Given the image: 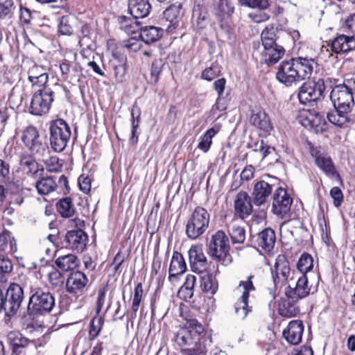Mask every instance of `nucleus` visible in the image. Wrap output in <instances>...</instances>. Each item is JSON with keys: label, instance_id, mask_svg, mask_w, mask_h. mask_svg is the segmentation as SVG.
<instances>
[{"label": "nucleus", "instance_id": "f257e3e1", "mask_svg": "<svg viewBox=\"0 0 355 355\" xmlns=\"http://www.w3.org/2000/svg\"><path fill=\"white\" fill-rule=\"evenodd\" d=\"M204 328L196 318L187 320L184 328L175 336V341L184 355H203L205 339L201 336Z\"/></svg>", "mask_w": 355, "mask_h": 355}, {"label": "nucleus", "instance_id": "f03ea898", "mask_svg": "<svg viewBox=\"0 0 355 355\" xmlns=\"http://www.w3.org/2000/svg\"><path fill=\"white\" fill-rule=\"evenodd\" d=\"M28 289L26 315L34 318L50 313L55 306L54 295L47 288L40 286L36 282L30 283Z\"/></svg>", "mask_w": 355, "mask_h": 355}, {"label": "nucleus", "instance_id": "7ed1b4c3", "mask_svg": "<svg viewBox=\"0 0 355 355\" xmlns=\"http://www.w3.org/2000/svg\"><path fill=\"white\" fill-rule=\"evenodd\" d=\"M280 31L272 25L267 26L261 32V40L263 46L261 56L268 65L276 64L284 55L285 49L278 44Z\"/></svg>", "mask_w": 355, "mask_h": 355}, {"label": "nucleus", "instance_id": "20e7f679", "mask_svg": "<svg viewBox=\"0 0 355 355\" xmlns=\"http://www.w3.org/2000/svg\"><path fill=\"white\" fill-rule=\"evenodd\" d=\"M355 96V76L348 75L342 84L336 85L331 90L330 98L334 107L342 109L354 107Z\"/></svg>", "mask_w": 355, "mask_h": 355}, {"label": "nucleus", "instance_id": "39448f33", "mask_svg": "<svg viewBox=\"0 0 355 355\" xmlns=\"http://www.w3.org/2000/svg\"><path fill=\"white\" fill-rule=\"evenodd\" d=\"M207 245V252L214 260L224 265L232 263L229 237L223 230H219L213 234Z\"/></svg>", "mask_w": 355, "mask_h": 355}, {"label": "nucleus", "instance_id": "423d86ee", "mask_svg": "<svg viewBox=\"0 0 355 355\" xmlns=\"http://www.w3.org/2000/svg\"><path fill=\"white\" fill-rule=\"evenodd\" d=\"M21 141L34 157H43L49 154L50 150L46 137L41 135L34 125H30L23 130Z\"/></svg>", "mask_w": 355, "mask_h": 355}, {"label": "nucleus", "instance_id": "0eeeda50", "mask_svg": "<svg viewBox=\"0 0 355 355\" xmlns=\"http://www.w3.org/2000/svg\"><path fill=\"white\" fill-rule=\"evenodd\" d=\"M210 221V215L202 207H196L189 217L185 234L191 240L200 238L207 230Z\"/></svg>", "mask_w": 355, "mask_h": 355}, {"label": "nucleus", "instance_id": "6e6552de", "mask_svg": "<svg viewBox=\"0 0 355 355\" xmlns=\"http://www.w3.org/2000/svg\"><path fill=\"white\" fill-rule=\"evenodd\" d=\"M50 145L55 153H61L67 146L71 136L70 126L62 119L53 120L49 123Z\"/></svg>", "mask_w": 355, "mask_h": 355}, {"label": "nucleus", "instance_id": "1a4fd4ad", "mask_svg": "<svg viewBox=\"0 0 355 355\" xmlns=\"http://www.w3.org/2000/svg\"><path fill=\"white\" fill-rule=\"evenodd\" d=\"M55 92L49 87H44L35 91L32 96L29 112L35 116L47 114L54 101Z\"/></svg>", "mask_w": 355, "mask_h": 355}, {"label": "nucleus", "instance_id": "9d476101", "mask_svg": "<svg viewBox=\"0 0 355 355\" xmlns=\"http://www.w3.org/2000/svg\"><path fill=\"white\" fill-rule=\"evenodd\" d=\"M295 272L291 270L290 263L284 254H279L273 268H271V275L275 289L282 288L290 280L294 279Z\"/></svg>", "mask_w": 355, "mask_h": 355}, {"label": "nucleus", "instance_id": "9b49d317", "mask_svg": "<svg viewBox=\"0 0 355 355\" xmlns=\"http://www.w3.org/2000/svg\"><path fill=\"white\" fill-rule=\"evenodd\" d=\"M272 212L280 218L290 216L293 198L287 191L282 187L277 188L272 197Z\"/></svg>", "mask_w": 355, "mask_h": 355}, {"label": "nucleus", "instance_id": "f8f14e48", "mask_svg": "<svg viewBox=\"0 0 355 355\" xmlns=\"http://www.w3.org/2000/svg\"><path fill=\"white\" fill-rule=\"evenodd\" d=\"M6 305L7 306V317L15 315L24 300V292L22 286L16 283H12L5 291Z\"/></svg>", "mask_w": 355, "mask_h": 355}, {"label": "nucleus", "instance_id": "ddd939ff", "mask_svg": "<svg viewBox=\"0 0 355 355\" xmlns=\"http://www.w3.org/2000/svg\"><path fill=\"white\" fill-rule=\"evenodd\" d=\"M59 239L62 248L82 252L86 248L88 236L83 230L78 229L68 231L64 235L60 236Z\"/></svg>", "mask_w": 355, "mask_h": 355}, {"label": "nucleus", "instance_id": "4468645a", "mask_svg": "<svg viewBox=\"0 0 355 355\" xmlns=\"http://www.w3.org/2000/svg\"><path fill=\"white\" fill-rule=\"evenodd\" d=\"M252 275L249 276L245 281H241L239 283V288L243 289L242 295L234 304V311L237 317L240 319H245L248 314L252 311V307L248 305L250 292L254 291L255 287L253 285L252 279Z\"/></svg>", "mask_w": 355, "mask_h": 355}, {"label": "nucleus", "instance_id": "2eb2a0df", "mask_svg": "<svg viewBox=\"0 0 355 355\" xmlns=\"http://www.w3.org/2000/svg\"><path fill=\"white\" fill-rule=\"evenodd\" d=\"M298 66V64L295 62V58L284 60L278 66L276 73L277 80L286 86H291L293 83L299 82V72L296 69Z\"/></svg>", "mask_w": 355, "mask_h": 355}, {"label": "nucleus", "instance_id": "dca6fc26", "mask_svg": "<svg viewBox=\"0 0 355 355\" xmlns=\"http://www.w3.org/2000/svg\"><path fill=\"white\" fill-rule=\"evenodd\" d=\"M311 289L312 286L309 285L307 274H300V276L297 277L295 287L288 285L285 291V295L288 300L297 302L309 296L311 293H313L314 291H311Z\"/></svg>", "mask_w": 355, "mask_h": 355}, {"label": "nucleus", "instance_id": "f3484780", "mask_svg": "<svg viewBox=\"0 0 355 355\" xmlns=\"http://www.w3.org/2000/svg\"><path fill=\"white\" fill-rule=\"evenodd\" d=\"M273 187V184L263 180L256 181L251 193L253 205L257 207L265 205L272 194Z\"/></svg>", "mask_w": 355, "mask_h": 355}, {"label": "nucleus", "instance_id": "a211bd4d", "mask_svg": "<svg viewBox=\"0 0 355 355\" xmlns=\"http://www.w3.org/2000/svg\"><path fill=\"white\" fill-rule=\"evenodd\" d=\"M252 198L246 191H239L234 202L235 215L241 219L246 218L252 213Z\"/></svg>", "mask_w": 355, "mask_h": 355}, {"label": "nucleus", "instance_id": "6ab92c4d", "mask_svg": "<svg viewBox=\"0 0 355 355\" xmlns=\"http://www.w3.org/2000/svg\"><path fill=\"white\" fill-rule=\"evenodd\" d=\"M88 282L89 279L84 272L78 270L72 272L67 279L66 291L73 295L82 294Z\"/></svg>", "mask_w": 355, "mask_h": 355}, {"label": "nucleus", "instance_id": "aec40b11", "mask_svg": "<svg viewBox=\"0 0 355 355\" xmlns=\"http://www.w3.org/2000/svg\"><path fill=\"white\" fill-rule=\"evenodd\" d=\"M327 46L336 54L355 51V35H338Z\"/></svg>", "mask_w": 355, "mask_h": 355}, {"label": "nucleus", "instance_id": "412c9836", "mask_svg": "<svg viewBox=\"0 0 355 355\" xmlns=\"http://www.w3.org/2000/svg\"><path fill=\"white\" fill-rule=\"evenodd\" d=\"M189 258L191 269L193 272L200 273L205 270L207 259L201 245H193L189 250Z\"/></svg>", "mask_w": 355, "mask_h": 355}, {"label": "nucleus", "instance_id": "4be33fe9", "mask_svg": "<svg viewBox=\"0 0 355 355\" xmlns=\"http://www.w3.org/2000/svg\"><path fill=\"white\" fill-rule=\"evenodd\" d=\"M19 164L26 171L28 177L33 179L40 178L43 175L44 168L40 164L30 155H22L20 157Z\"/></svg>", "mask_w": 355, "mask_h": 355}, {"label": "nucleus", "instance_id": "5701e85b", "mask_svg": "<svg viewBox=\"0 0 355 355\" xmlns=\"http://www.w3.org/2000/svg\"><path fill=\"white\" fill-rule=\"evenodd\" d=\"M48 69L41 65L34 64L28 71V80L33 87L42 88L48 87L46 83L49 80Z\"/></svg>", "mask_w": 355, "mask_h": 355}, {"label": "nucleus", "instance_id": "b1692460", "mask_svg": "<svg viewBox=\"0 0 355 355\" xmlns=\"http://www.w3.org/2000/svg\"><path fill=\"white\" fill-rule=\"evenodd\" d=\"M7 340L11 346L13 355H24L26 347L32 342L18 331L8 332Z\"/></svg>", "mask_w": 355, "mask_h": 355}, {"label": "nucleus", "instance_id": "393cba45", "mask_svg": "<svg viewBox=\"0 0 355 355\" xmlns=\"http://www.w3.org/2000/svg\"><path fill=\"white\" fill-rule=\"evenodd\" d=\"M303 332L304 325L302 321L295 320L289 322L287 328L283 331V336L290 344L295 345L301 342Z\"/></svg>", "mask_w": 355, "mask_h": 355}, {"label": "nucleus", "instance_id": "a878e982", "mask_svg": "<svg viewBox=\"0 0 355 355\" xmlns=\"http://www.w3.org/2000/svg\"><path fill=\"white\" fill-rule=\"evenodd\" d=\"M187 270V265L182 254L177 251L173 254L169 266L168 279L171 282L178 281L179 277Z\"/></svg>", "mask_w": 355, "mask_h": 355}, {"label": "nucleus", "instance_id": "bb28decb", "mask_svg": "<svg viewBox=\"0 0 355 355\" xmlns=\"http://www.w3.org/2000/svg\"><path fill=\"white\" fill-rule=\"evenodd\" d=\"M295 62L298 64L299 82L309 78L313 71L317 69L318 63L312 58L298 57L295 58Z\"/></svg>", "mask_w": 355, "mask_h": 355}, {"label": "nucleus", "instance_id": "cd10ccee", "mask_svg": "<svg viewBox=\"0 0 355 355\" xmlns=\"http://www.w3.org/2000/svg\"><path fill=\"white\" fill-rule=\"evenodd\" d=\"M151 10L149 0H129L128 11L135 18H144Z\"/></svg>", "mask_w": 355, "mask_h": 355}, {"label": "nucleus", "instance_id": "c85d7f7f", "mask_svg": "<svg viewBox=\"0 0 355 355\" xmlns=\"http://www.w3.org/2000/svg\"><path fill=\"white\" fill-rule=\"evenodd\" d=\"M275 241V232L270 227L264 229L257 234V243L258 246L267 253L272 250Z\"/></svg>", "mask_w": 355, "mask_h": 355}, {"label": "nucleus", "instance_id": "c756f323", "mask_svg": "<svg viewBox=\"0 0 355 355\" xmlns=\"http://www.w3.org/2000/svg\"><path fill=\"white\" fill-rule=\"evenodd\" d=\"M200 288L202 291L214 295L218 290V282L215 277L210 272L202 271L198 273Z\"/></svg>", "mask_w": 355, "mask_h": 355}, {"label": "nucleus", "instance_id": "7c9ffc66", "mask_svg": "<svg viewBox=\"0 0 355 355\" xmlns=\"http://www.w3.org/2000/svg\"><path fill=\"white\" fill-rule=\"evenodd\" d=\"M17 250V241L9 231L0 232V252L13 254Z\"/></svg>", "mask_w": 355, "mask_h": 355}, {"label": "nucleus", "instance_id": "2f4dec72", "mask_svg": "<svg viewBox=\"0 0 355 355\" xmlns=\"http://www.w3.org/2000/svg\"><path fill=\"white\" fill-rule=\"evenodd\" d=\"M250 122L254 126L265 132H269L272 129L268 116L262 110L253 113L250 117Z\"/></svg>", "mask_w": 355, "mask_h": 355}, {"label": "nucleus", "instance_id": "473e14b6", "mask_svg": "<svg viewBox=\"0 0 355 355\" xmlns=\"http://www.w3.org/2000/svg\"><path fill=\"white\" fill-rule=\"evenodd\" d=\"M57 211L62 218H69L73 217L76 210L72 199L70 197L62 198L55 205Z\"/></svg>", "mask_w": 355, "mask_h": 355}, {"label": "nucleus", "instance_id": "72a5a7b5", "mask_svg": "<svg viewBox=\"0 0 355 355\" xmlns=\"http://www.w3.org/2000/svg\"><path fill=\"white\" fill-rule=\"evenodd\" d=\"M163 35V29L155 26H146L141 30L139 37L147 44L159 40Z\"/></svg>", "mask_w": 355, "mask_h": 355}, {"label": "nucleus", "instance_id": "f704fd0d", "mask_svg": "<svg viewBox=\"0 0 355 355\" xmlns=\"http://www.w3.org/2000/svg\"><path fill=\"white\" fill-rule=\"evenodd\" d=\"M37 179L35 183V188L37 193L40 195H48L55 191L58 187L55 180L53 177H43L42 175L40 178Z\"/></svg>", "mask_w": 355, "mask_h": 355}, {"label": "nucleus", "instance_id": "c9c22d12", "mask_svg": "<svg viewBox=\"0 0 355 355\" xmlns=\"http://www.w3.org/2000/svg\"><path fill=\"white\" fill-rule=\"evenodd\" d=\"M182 8L181 3L176 2L169 6L164 12V17L166 21L170 22L168 28H175L179 22L180 10Z\"/></svg>", "mask_w": 355, "mask_h": 355}, {"label": "nucleus", "instance_id": "e433bc0d", "mask_svg": "<svg viewBox=\"0 0 355 355\" xmlns=\"http://www.w3.org/2000/svg\"><path fill=\"white\" fill-rule=\"evenodd\" d=\"M56 266L63 271L73 270L80 263L79 260L72 254L59 257L55 261Z\"/></svg>", "mask_w": 355, "mask_h": 355}, {"label": "nucleus", "instance_id": "4c0bfd02", "mask_svg": "<svg viewBox=\"0 0 355 355\" xmlns=\"http://www.w3.org/2000/svg\"><path fill=\"white\" fill-rule=\"evenodd\" d=\"M315 163L327 175L331 177L338 176L335 166L329 157L319 155L315 158Z\"/></svg>", "mask_w": 355, "mask_h": 355}, {"label": "nucleus", "instance_id": "58836bf2", "mask_svg": "<svg viewBox=\"0 0 355 355\" xmlns=\"http://www.w3.org/2000/svg\"><path fill=\"white\" fill-rule=\"evenodd\" d=\"M138 18L134 17H126L121 15L118 17V21L120 24V28L127 34L135 33L139 29L140 23L137 21Z\"/></svg>", "mask_w": 355, "mask_h": 355}, {"label": "nucleus", "instance_id": "ea45409f", "mask_svg": "<svg viewBox=\"0 0 355 355\" xmlns=\"http://www.w3.org/2000/svg\"><path fill=\"white\" fill-rule=\"evenodd\" d=\"M227 232L232 244H243L245 240V230L236 223L227 225Z\"/></svg>", "mask_w": 355, "mask_h": 355}, {"label": "nucleus", "instance_id": "a19ab883", "mask_svg": "<svg viewBox=\"0 0 355 355\" xmlns=\"http://www.w3.org/2000/svg\"><path fill=\"white\" fill-rule=\"evenodd\" d=\"M298 98L302 104L313 105L317 103L315 96L308 82L304 83L299 88Z\"/></svg>", "mask_w": 355, "mask_h": 355}, {"label": "nucleus", "instance_id": "79ce46f5", "mask_svg": "<svg viewBox=\"0 0 355 355\" xmlns=\"http://www.w3.org/2000/svg\"><path fill=\"white\" fill-rule=\"evenodd\" d=\"M208 17L207 12L205 8L199 5L195 6L192 13V22L199 28H202L207 24Z\"/></svg>", "mask_w": 355, "mask_h": 355}, {"label": "nucleus", "instance_id": "37998d69", "mask_svg": "<svg viewBox=\"0 0 355 355\" xmlns=\"http://www.w3.org/2000/svg\"><path fill=\"white\" fill-rule=\"evenodd\" d=\"M300 123L305 128H313L319 124L318 114L303 110L299 115Z\"/></svg>", "mask_w": 355, "mask_h": 355}, {"label": "nucleus", "instance_id": "c03bdc74", "mask_svg": "<svg viewBox=\"0 0 355 355\" xmlns=\"http://www.w3.org/2000/svg\"><path fill=\"white\" fill-rule=\"evenodd\" d=\"M296 302L285 301L279 306V313L286 318L295 317L300 313V308L295 304Z\"/></svg>", "mask_w": 355, "mask_h": 355}, {"label": "nucleus", "instance_id": "a18cd8bd", "mask_svg": "<svg viewBox=\"0 0 355 355\" xmlns=\"http://www.w3.org/2000/svg\"><path fill=\"white\" fill-rule=\"evenodd\" d=\"M313 268V257L308 253H303L297 263V268L301 274H307Z\"/></svg>", "mask_w": 355, "mask_h": 355}, {"label": "nucleus", "instance_id": "49530a36", "mask_svg": "<svg viewBox=\"0 0 355 355\" xmlns=\"http://www.w3.org/2000/svg\"><path fill=\"white\" fill-rule=\"evenodd\" d=\"M126 58L116 59L112 61V65L114 72L116 80L121 83L126 73Z\"/></svg>", "mask_w": 355, "mask_h": 355}, {"label": "nucleus", "instance_id": "de8ad7c7", "mask_svg": "<svg viewBox=\"0 0 355 355\" xmlns=\"http://www.w3.org/2000/svg\"><path fill=\"white\" fill-rule=\"evenodd\" d=\"M308 83L311 85V88L313 92L317 102L322 100L325 96L324 92L326 86L324 80L322 78H318V80L308 81Z\"/></svg>", "mask_w": 355, "mask_h": 355}, {"label": "nucleus", "instance_id": "09e8293b", "mask_svg": "<svg viewBox=\"0 0 355 355\" xmlns=\"http://www.w3.org/2000/svg\"><path fill=\"white\" fill-rule=\"evenodd\" d=\"M216 134V131L214 128H209L207 130L205 134L201 137L200 141L198 145V148L202 150L204 153L208 152L211 143L212 138Z\"/></svg>", "mask_w": 355, "mask_h": 355}, {"label": "nucleus", "instance_id": "8fccbe9b", "mask_svg": "<svg viewBox=\"0 0 355 355\" xmlns=\"http://www.w3.org/2000/svg\"><path fill=\"white\" fill-rule=\"evenodd\" d=\"M234 8L229 0H219L216 15L219 17H229L234 12Z\"/></svg>", "mask_w": 355, "mask_h": 355}, {"label": "nucleus", "instance_id": "3c124183", "mask_svg": "<svg viewBox=\"0 0 355 355\" xmlns=\"http://www.w3.org/2000/svg\"><path fill=\"white\" fill-rule=\"evenodd\" d=\"M164 66V63L162 59L155 60L152 63L150 79L151 84L156 85L158 83Z\"/></svg>", "mask_w": 355, "mask_h": 355}, {"label": "nucleus", "instance_id": "603ef678", "mask_svg": "<svg viewBox=\"0 0 355 355\" xmlns=\"http://www.w3.org/2000/svg\"><path fill=\"white\" fill-rule=\"evenodd\" d=\"M58 32L62 35H71L73 34V30L69 17L62 16L60 18Z\"/></svg>", "mask_w": 355, "mask_h": 355}, {"label": "nucleus", "instance_id": "864d4df0", "mask_svg": "<svg viewBox=\"0 0 355 355\" xmlns=\"http://www.w3.org/2000/svg\"><path fill=\"white\" fill-rule=\"evenodd\" d=\"M142 295H143V286H142L141 283H139L137 284V286L134 290L133 300H132V316H133V314H134V317L136 316L137 312L140 306Z\"/></svg>", "mask_w": 355, "mask_h": 355}, {"label": "nucleus", "instance_id": "5fc2aeb1", "mask_svg": "<svg viewBox=\"0 0 355 355\" xmlns=\"http://www.w3.org/2000/svg\"><path fill=\"white\" fill-rule=\"evenodd\" d=\"M220 73V67L217 62L211 63V66L205 69L201 74L202 79L211 81Z\"/></svg>", "mask_w": 355, "mask_h": 355}, {"label": "nucleus", "instance_id": "6e6d98bb", "mask_svg": "<svg viewBox=\"0 0 355 355\" xmlns=\"http://www.w3.org/2000/svg\"><path fill=\"white\" fill-rule=\"evenodd\" d=\"M103 324V319L101 318H93L89 324V339L91 340H94L96 337L100 334L102 327Z\"/></svg>", "mask_w": 355, "mask_h": 355}, {"label": "nucleus", "instance_id": "4d7b16f0", "mask_svg": "<svg viewBox=\"0 0 355 355\" xmlns=\"http://www.w3.org/2000/svg\"><path fill=\"white\" fill-rule=\"evenodd\" d=\"M12 270L11 260L5 256H0V281H4L5 275L10 274Z\"/></svg>", "mask_w": 355, "mask_h": 355}, {"label": "nucleus", "instance_id": "13d9d810", "mask_svg": "<svg viewBox=\"0 0 355 355\" xmlns=\"http://www.w3.org/2000/svg\"><path fill=\"white\" fill-rule=\"evenodd\" d=\"M239 2L241 6L260 10H265L269 6L268 0H239Z\"/></svg>", "mask_w": 355, "mask_h": 355}, {"label": "nucleus", "instance_id": "bf43d9fd", "mask_svg": "<svg viewBox=\"0 0 355 355\" xmlns=\"http://www.w3.org/2000/svg\"><path fill=\"white\" fill-rule=\"evenodd\" d=\"M14 9L13 0H0V18L10 15Z\"/></svg>", "mask_w": 355, "mask_h": 355}, {"label": "nucleus", "instance_id": "052dcab7", "mask_svg": "<svg viewBox=\"0 0 355 355\" xmlns=\"http://www.w3.org/2000/svg\"><path fill=\"white\" fill-rule=\"evenodd\" d=\"M17 191H11L10 204L21 206L24 201V191L18 186H17Z\"/></svg>", "mask_w": 355, "mask_h": 355}, {"label": "nucleus", "instance_id": "680f3d73", "mask_svg": "<svg viewBox=\"0 0 355 355\" xmlns=\"http://www.w3.org/2000/svg\"><path fill=\"white\" fill-rule=\"evenodd\" d=\"M10 164L0 159V181L8 182L10 180Z\"/></svg>", "mask_w": 355, "mask_h": 355}, {"label": "nucleus", "instance_id": "e2e57ef3", "mask_svg": "<svg viewBox=\"0 0 355 355\" xmlns=\"http://www.w3.org/2000/svg\"><path fill=\"white\" fill-rule=\"evenodd\" d=\"M327 119L329 121L338 127H344L347 124L345 123V119L344 118H340L339 115H338V112L336 110H333L327 114Z\"/></svg>", "mask_w": 355, "mask_h": 355}, {"label": "nucleus", "instance_id": "0e129e2a", "mask_svg": "<svg viewBox=\"0 0 355 355\" xmlns=\"http://www.w3.org/2000/svg\"><path fill=\"white\" fill-rule=\"evenodd\" d=\"M330 196L334 200L335 207H340L343 200V194L341 189L338 187H333L330 191Z\"/></svg>", "mask_w": 355, "mask_h": 355}, {"label": "nucleus", "instance_id": "69168bd1", "mask_svg": "<svg viewBox=\"0 0 355 355\" xmlns=\"http://www.w3.org/2000/svg\"><path fill=\"white\" fill-rule=\"evenodd\" d=\"M123 46L133 52L138 51L141 46V42L135 37H130L128 40L123 42Z\"/></svg>", "mask_w": 355, "mask_h": 355}, {"label": "nucleus", "instance_id": "338daca9", "mask_svg": "<svg viewBox=\"0 0 355 355\" xmlns=\"http://www.w3.org/2000/svg\"><path fill=\"white\" fill-rule=\"evenodd\" d=\"M80 189L85 193H88L91 190V180L89 177L81 175L78 178Z\"/></svg>", "mask_w": 355, "mask_h": 355}, {"label": "nucleus", "instance_id": "774afa93", "mask_svg": "<svg viewBox=\"0 0 355 355\" xmlns=\"http://www.w3.org/2000/svg\"><path fill=\"white\" fill-rule=\"evenodd\" d=\"M49 282L54 286H59L63 284V276L58 270H55L49 275Z\"/></svg>", "mask_w": 355, "mask_h": 355}]
</instances>
